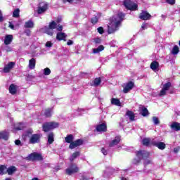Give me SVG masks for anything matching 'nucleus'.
Masks as SVG:
<instances>
[{"label": "nucleus", "mask_w": 180, "mask_h": 180, "mask_svg": "<svg viewBox=\"0 0 180 180\" xmlns=\"http://www.w3.org/2000/svg\"><path fill=\"white\" fill-rule=\"evenodd\" d=\"M124 19V13H118L116 15L112 16L109 19V23L108 25V34H113L119 30V27L122 26V22Z\"/></svg>", "instance_id": "nucleus-1"}, {"label": "nucleus", "mask_w": 180, "mask_h": 180, "mask_svg": "<svg viewBox=\"0 0 180 180\" xmlns=\"http://www.w3.org/2000/svg\"><path fill=\"white\" fill-rule=\"evenodd\" d=\"M136 155L137 158H134L132 162L135 165H139L141 162V160H147L150 157V152L139 150L136 152Z\"/></svg>", "instance_id": "nucleus-2"}, {"label": "nucleus", "mask_w": 180, "mask_h": 180, "mask_svg": "<svg viewBox=\"0 0 180 180\" xmlns=\"http://www.w3.org/2000/svg\"><path fill=\"white\" fill-rule=\"evenodd\" d=\"M60 126L58 122H47L42 124V130L44 133H49V131H51V130H54V129H57Z\"/></svg>", "instance_id": "nucleus-3"}, {"label": "nucleus", "mask_w": 180, "mask_h": 180, "mask_svg": "<svg viewBox=\"0 0 180 180\" xmlns=\"http://www.w3.org/2000/svg\"><path fill=\"white\" fill-rule=\"evenodd\" d=\"M123 5L125 6L126 9H128V11H139V5L131 0H124L123 1Z\"/></svg>", "instance_id": "nucleus-4"}, {"label": "nucleus", "mask_w": 180, "mask_h": 180, "mask_svg": "<svg viewBox=\"0 0 180 180\" xmlns=\"http://www.w3.org/2000/svg\"><path fill=\"white\" fill-rule=\"evenodd\" d=\"M27 161H43V155L37 152H34L25 158Z\"/></svg>", "instance_id": "nucleus-5"}, {"label": "nucleus", "mask_w": 180, "mask_h": 180, "mask_svg": "<svg viewBox=\"0 0 180 180\" xmlns=\"http://www.w3.org/2000/svg\"><path fill=\"white\" fill-rule=\"evenodd\" d=\"M79 168L77 166V164L72 163V162L69 165V167L65 169V174L67 175H72V174H77L79 172Z\"/></svg>", "instance_id": "nucleus-6"}, {"label": "nucleus", "mask_w": 180, "mask_h": 180, "mask_svg": "<svg viewBox=\"0 0 180 180\" xmlns=\"http://www.w3.org/2000/svg\"><path fill=\"white\" fill-rule=\"evenodd\" d=\"M42 136L43 135H41V134H32L29 140L30 144H37L40 143V139H41Z\"/></svg>", "instance_id": "nucleus-7"}, {"label": "nucleus", "mask_w": 180, "mask_h": 180, "mask_svg": "<svg viewBox=\"0 0 180 180\" xmlns=\"http://www.w3.org/2000/svg\"><path fill=\"white\" fill-rule=\"evenodd\" d=\"M139 18L141 20H150L153 16L151 14H150V13H148V11L142 10L139 13Z\"/></svg>", "instance_id": "nucleus-8"}, {"label": "nucleus", "mask_w": 180, "mask_h": 180, "mask_svg": "<svg viewBox=\"0 0 180 180\" xmlns=\"http://www.w3.org/2000/svg\"><path fill=\"white\" fill-rule=\"evenodd\" d=\"M171 86H172V84L170 82H168L165 84H163V87L159 94V96H164L167 95V91H169V88H171Z\"/></svg>", "instance_id": "nucleus-9"}, {"label": "nucleus", "mask_w": 180, "mask_h": 180, "mask_svg": "<svg viewBox=\"0 0 180 180\" xmlns=\"http://www.w3.org/2000/svg\"><path fill=\"white\" fill-rule=\"evenodd\" d=\"M134 88V82L129 81L126 84L125 86L124 87L122 92L124 94H129L131 89Z\"/></svg>", "instance_id": "nucleus-10"}, {"label": "nucleus", "mask_w": 180, "mask_h": 180, "mask_svg": "<svg viewBox=\"0 0 180 180\" xmlns=\"http://www.w3.org/2000/svg\"><path fill=\"white\" fill-rule=\"evenodd\" d=\"M84 144V140L77 139L76 141H73L71 144L69 145V148L70 150H74V148H77V147H79V146H82Z\"/></svg>", "instance_id": "nucleus-11"}, {"label": "nucleus", "mask_w": 180, "mask_h": 180, "mask_svg": "<svg viewBox=\"0 0 180 180\" xmlns=\"http://www.w3.org/2000/svg\"><path fill=\"white\" fill-rule=\"evenodd\" d=\"M84 144V140L77 139L76 141H73L71 144L69 145V148L70 150H74V148H77V147H79V146H82Z\"/></svg>", "instance_id": "nucleus-12"}, {"label": "nucleus", "mask_w": 180, "mask_h": 180, "mask_svg": "<svg viewBox=\"0 0 180 180\" xmlns=\"http://www.w3.org/2000/svg\"><path fill=\"white\" fill-rule=\"evenodd\" d=\"M49 9V5L46 3H41L39 4V6L37 9L38 15H41V13H44L46 11Z\"/></svg>", "instance_id": "nucleus-13"}, {"label": "nucleus", "mask_w": 180, "mask_h": 180, "mask_svg": "<svg viewBox=\"0 0 180 180\" xmlns=\"http://www.w3.org/2000/svg\"><path fill=\"white\" fill-rule=\"evenodd\" d=\"M154 139L151 140V138H143L142 140V144L145 147H150L153 146V143H155Z\"/></svg>", "instance_id": "nucleus-14"}, {"label": "nucleus", "mask_w": 180, "mask_h": 180, "mask_svg": "<svg viewBox=\"0 0 180 180\" xmlns=\"http://www.w3.org/2000/svg\"><path fill=\"white\" fill-rule=\"evenodd\" d=\"M96 131H98V132H101V131L105 132L108 130V126H106V124L105 123L98 124L96 127Z\"/></svg>", "instance_id": "nucleus-15"}, {"label": "nucleus", "mask_w": 180, "mask_h": 180, "mask_svg": "<svg viewBox=\"0 0 180 180\" xmlns=\"http://www.w3.org/2000/svg\"><path fill=\"white\" fill-rule=\"evenodd\" d=\"M14 65H15V63H13V62L8 63V65H6L4 68V69H3L4 72H5L6 74L8 72H10L11 70H12V68H13Z\"/></svg>", "instance_id": "nucleus-16"}, {"label": "nucleus", "mask_w": 180, "mask_h": 180, "mask_svg": "<svg viewBox=\"0 0 180 180\" xmlns=\"http://www.w3.org/2000/svg\"><path fill=\"white\" fill-rule=\"evenodd\" d=\"M122 139H120V136H115V139H113L110 143H109V147L112 148V147H115V146H117V144H119V143H120V141Z\"/></svg>", "instance_id": "nucleus-17"}, {"label": "nucleus", "mask_w": 180, "mask_h": 180, "mask_svg": "<svg viewBox=\"0 0 180 180\" xmlns=\"http://www.w3.org/2000/svg\"><path fill=\"white\" fill-rule=\"evenodd\" d=\"M153 146L158 147L159 150H165L166 145L164 142H157L155 141V143H152Z\"/></svg>", "instance_id": "nucleus-18"}, {"label": "nucleus", "mask_w": 180, "mask_h": 180, "mask_svg": "<svg viewBox=\"0 0 180 180\" xmlns=\"http://www.w3.org/2000/svg\"><path fill=\"white\" fill-rule=\"evenodd\" d=\"M12 40H13V35H6L4 39V44H6V46H8V44H11L12 43Z\"/></svg>", "instance_id": "nucleus-19"}, {"label": "nucleus", "mask_w": 180, "mask_h": 180, "mask_svg": "<svg viewBox=\"0 0 180 180\" xmlns=\"http://www.w3.org/2000/svg\"><path fill=\"white\" fill-rule=\"evenodd\" d=\"M8 91L11 95H16V92H18V88L16 87V85L11 84L8 87Z\"/></svg>", "instance_id": "nucleus-20"}, {"label": "nucleus", "mask_w": 180, "mask_h": 180, "mask_svg": "<svg viewBox=\"0 0 180 180\" xmlns=\"http://www.w3.org/2000/svg\"><path fill=\"white\" fill-rule=\"evenodd\" d=\"M101 82H102V79H101V77H96L94 79L92 83L90 84V85L91 86H99Z\"/></svg>", "instance_id": "nucleus-21"}, {"label": "nucleus", "mask_w": 180, "mask_h": 180, "mask_svg": "<svg viewBox=\"0 0 180 180\" xmlns=\"http://www.w3.org/2000/svg\"><path fill=\"white\" fill-rule=\"evenodd\" d=\"M79 155H81V152L75 151L70 157L69 161H70V162H74V160H75L76 158H78V157H79Z\"/></svg>", "instance_id": "nucleus-22"}, {"label": "nucleus", "mask_w": 180, "mask_h": 180, "mask_svg": "<svg viewBox=\"0 0 180 180\" xmlns=\"http://www.w3.org/2000/svg\"><path fill=\"white\" fill-rule=\"evenodd\" d=\"M125 115L126 116H128V117H129L130 122H134L136 115H134V112L133 111L128 110Z\"/></svg>", "instance_id": "nucleus-23"}, {"label": "nucleus", "mask_w": 180, "mask_h": 180, "mask_svg": "<svg viewBox=\"0 0 180 180\" xmlns=\"http://www.w3.org/2000/svg\"><path fill=\"white\" fill-rule=\"evenodd\" d=\"M171 129L173 130H175V131H179L180 130V123L174 122H172V124L170 125Z\"/></svg>", "instance_id": "nucleus-24"}, {"label": "nucleus", "mask_w": 180, "mask_h": 180, "mask_svg": "<svg viewBox=\"0 0 180 180\" xmlns=\"http://www.w3.org/2000/svg\"><path fill=\"white\" fill-rule=\"evenodd\" d=\"M65 37H67V35L64 32H58L56 34V39L58 40V41L65 40Z\"/></svg>", "instance_id": "nucleus-25"}, {"label": "nucleus", "mask_w": 180, "mask_h": 180, "mask_svg": "<svg viewBox=\"0 0 180 180\" xmlns=\"http://www.w3.org/2000/svg\"><path fill=\"white\" fill-rule=\"evenodd\" d=\"M24 27H25V29H32L34 27V23L33 22V21H32V20H30L25 22Z\"/></svg>", "instance_id": "nucleus-26"}, {"label": "nucleus", "mask_w": 180, "mask_h": 180, "mask_svg": "<svg viewBox=\"0 0 180 180\" xmlns=\"http://www.w3.org/2000/svg\"><path fill=\"white\" fill-rule=\"evenodd\" d=\"M47 139H48V144H53V143H54V133L50 132L47 135Z\"/></svg>", "instance_id": "nucleus-27"}, {"label": "nucleus", "mask_w": 180, "mask_h": 180, "mask_svg": "<svg viewBox=\"0 0 180 180\" xmlns=\"http://www.w3.org/2000/svg\"><path fill=\"white\" fill-rule=\"evenodd\" d=\"M0 139L3 140H8L9 139V134L6 131H2L0 132Z\"/></svg>", "instance_id": "nucleus-28"}, {"label": "nucleus", "mask_w": 180, "mask_h": 180, "mask_svg": "<svg viewBox=\"0 0 180 180\" xmlns=\"http://www.w3.org/2000/svg\"><path fill=\"white\" fill-rule=\"evenodd\" d=\"M65 143H68V144H71L74 141V135L72 134H68L65 138Z\"/></svg>", "instance_id": "nucleus-29"}, {"label": "nucleus", "mask_w": 180, "mask_h": 180, "mask_svg": "<svg viewBox=\"0 0 180 180\" xmlns=\"http://www.w3.org/2000/svg\"><path fill=\"white\" fill-rule=\"evenodd\" d=\"M51 113H53V108H49L45 109L44 115L45 117H51Z\"/></svg>", "instance_id": "nucleus-30"}, {"label": "nucleus", "mask_w": 180, "mask_h": 180, "mask_svg": "<svg viewBox=\"0 0 180 180\" xmlns=\"http://www.w3.org/2000/svg\"><path fill=\"white\" fill-rule=\"evenodd\" d=\"M160 67V63L158 61H153L150 63V68L153 71H155V70H158Z\"/></svg>", "instance_id": "nucleus-31"}, {"label": "nucleus", "mask_w": 180, "mask_h": 180, "mask_svg": "<svg viewBox=\"0 0 180 180\" xmlns=\"http://www.w3.org/2000/svg\"><path fill=\"white\" fill-rule=\"evenodd\" d=\"M16 171V167L15 166H10L7 170L6 172L8 175H13L15 174V172Z\"/></svg>", "instance_id": "nucleus-32"}, {"label": "nucleus", "mask_w": 180, "mask_h": 180, "mask_svg": "<svg viewBox=\"0 0 180 180\" xmlns=\"http://www.w3.org/2000/svg\"><path fill=\"white\" fill-rule=\"evenodd\" d=\"M35 67H36V59L32 58L29 60V68H30V70H34Z\"/></svg>", "instance_id": "nucleus-33"}, {"label": "nucleus", "mask_w": 180, "mask_h": 180, "mask_svg": "<svg viewBox=\"0 0 180 180\" xmlns=\"http://www.w3.org/2000/svg\"><path fill=\"white\" fill-rule=\"evenodd\" d=\"M105 50V46L103 45H100L97 49H93L94 54H98V53H101V51H103Z\"/></svg>", "instance_id": "nucleus-34"}, {"label": "nucleus", "mask_w": 180, "mask_h": 180, "mask_svg": "<svg viewBox=\"0 0 180 180\" xmlns=\"http://www.w3.org/2000/svg\"><path fill=\"white\" fill-rule=\"evenodd\" d=\"M32 135H33V129H27L25 131V133L22 134V138L27 139V137H30Z\"/></svg>", "instance_id": "nucleus-35"}, {"label": "nucleus", "mask_w": 180, "mask_h": 180, "mask_svg": "<svg viewBox=\"0 0 180 180\" xmlns=\"http://www.w3.org/2000/svg\"><path fill=\"white\" fill-rule=\"evenodd\" d=\"M149 114L148 110L145 106H143L141 110V115H142L143 117H146V116H148Z\"/></svg>", "instance_id": "nucleus-36"}, {"label": "nucleus", "mask_w": 180, "mask_h": 180, "mask_svg": "<svg viewBox=\"0 0 180 180\" xmlns=\"http://www.w3.org/2000/svg\"><path fill=\"white\" fill-rule=\"evenodd\" d=\"M111 103L112 105H115V106H120L122 105V103H120V100L119 98H111Z\"/></svg>", "instance_id": "nucleus-37"}, {"label": "nucleus", "mask_w": 180, "mask_h": 180, "mask_svg": "<svg viewBox=\"0 0 180 180\" xmlns=\"http://www.w3.org/2000/svg\"><path fill=\"white\" fill-rule=\"evenodd\" d=\"M6 169H8V168L6 167V166L5 165H0V175L6 174H7V172H6Z\"/></svg>", "instance_id": "nucleus-38"}, {"label": "nucleus", "mask_w": 180, "mask_h": 180, "mask_svg": "<svg viewBox=\"0 0 180 180\" xmlns=\"http://www.w3.org/2000/svg\"><path fill=\"white\" fill-rule=\"evenodd\" d=\"M179 53V47L177 45H175L172 49V54L176 56Z\"/></svg>", "instance_id": "nucleus-39"}, {"label": "nucleus", "mask_w": 180, "mask_h": 180, "mask_svg": "<svg viewBox=\"0 0 180 180\" xmlns=\"http://www.w3.org/2000/svg\"><path fill=\"white\" fill-rule=\"evenodd\" d=\"M48 28L51 29V30H54V29H57V22H56V21L51 22L49 25Z\"/></svg>", "instance_id": "nucleus-40"}, {"label": "nucleus", "mask_w": 180, "mask_h": 180, "mask_svg": "<svg viewBox=\"0 0 180 180\" xmlns=\"http://www.w3.org/2000/svg\"><path fill=\"white\" fill-rule=\"evenodd\" d=\"M20 12V10H19V8L15 9L14 11L13 12V18H19Z\"/></svg>", "instance_id": "nucleus-41"}, {"label": "nucleus", "mask_w": 180, "mask_h": 180, "mask_svg": "<svg viewBox=\"0 0 180 180\" xmlns=\"http://www.w3.org/2000/svg\"><path fill=\"white\" fill-rule=\"evenodd\" d=\"M98 22H99V18H98V16H95L91 18V22L92 23V25H96Z\"/></svg>", "instance_id": "nucleus-42"}, {"label": "nucleus", "mask_w": 180, "mask_h": 180, "mask_svg": "<svg viewBox=\"0 0 180 180\" xmlns=\"http://www.w3.org/2000/svg\"><path fill=\"white\" fill-rule=\"evenodd\" d=\"M45 33H46V34H49V36H53V34H54V32L53 31V30L49 27L46 29Z\"/></svg>", "instance_id": "nucleus-43"}, {"label": "nucleus", "mask_w": 180, "mask_h": 180, "mask_svg": "<svg viewBox=\"0 0 180 180\" xmlns=\"http://www.w3.org/2000/svg\"><path fill=\"white\" fill-rule=\"evenodd\" d=\"M150 164H153V160L150 159H148V160L145 159V161L143 162L144 167H147V165H150Z\"/></svg>", "instance_id": "nucleus-44"}, {"label": "nucleus", "mask_w": 180, "mask_h": 180, "mask_svg": "<svg viewBox=\"0 0 180 180\" xmlns=\"http://www.w3.org/2000/svg\"><path fill=\"white\" fill-rule=\"evenodd\" d=\"M50 74H51V70H50V68H46L44 70V75H50Z\"/></svg>", "instance_id": "nucleus-45"}, {"label": "nucleus", "mask_w": 180, "mask_h": 180, "mask_svg": "<svg viewBox=\"0 0 180 180\" xmlns=\"http://www.w3.org/2000/svg\"><path fill=\"white\" fill-rule=\"evenodd\" d=\"M23 129H25V127H23L22 123H20L18 126L15 127V130H23Z\"/></svg>", "instance_id": "nucleus-46"}, {"label": "nucleus", "mask_w": 180, "mask_h": 180, "mask_svg": "<svg viewBox=\"0 0 180 180\" xmlns=\"http://www.w3.org/2000/svg\"><path fill=\"white\" fill-rule=\"evenodd\" d=\"M153 122L154 124H160V120L157 117H153Z\"/></svg>", "instance_id": "nucleus-47"}, {"label": "nucleus", "mask_w": 180, "mask_h": 180, "mask_svg": "<svg viewBox=\"0 0 180 180\" xmlns=\"http://www.w3.org/2000/svg\"><path fill=\"white\" fill-rule=\"evenodd\" d=\"M97 31H98V32L100 34H103V33H105V30H103V27H99L97 29Z\"/></svg>", "instance_id": "nucleus-48"}, {"label": "nucleus", "mask_w": 180, "mask_h": 180, "mask_svg": "<svg viewBox=\"0 0 180 180\" xmlns=\"http://www.w3.org/2000/svg\"><path fill=\"white\" fill-rule=\"evenodd\" d=\"M94 43L96 44H101V43H102V39H101V38H99V37L95 38Z\"/></svg>", "instance_id": "nucleus-49"}, {"label": "nucleus", "mask_w": 180, "mask_h": 180, "mask_svg": "<svg viewBox=\"0 0 180 180\" xmlns=\"http://www.w3.org/2000/svg\"><path fill=\"white\" fill-rule=\"evenodd\" d=\"M15 146H20L21 147L23 146V143H22V141H20L19 139L15 141Z\"/></svg>", "instance_id": "nucleus-50"}, {"label": "nucleus", "mask_w": 180, "mask_h": 180, "mask_svg": "<svg viewBox=\"0 0 180 180\" xmlns=\"http://www.w3.org/2000/svg\"><path fill=\"white\" fill-rule=\"evenodd\" d=\"M166 2L169 5H175L176 0H166Z\"/></svg>", "instance_id": "nucleus-51"}, {"label": "nucleus", "mask_w": 180, "mask_h": 180, "mask_svg": "<svg viewBox=\"0 0 180 180\" xmlns=\"http://www.w3.org/2000/svg\"><path fill=\"white\" fill-rule=\"evenodd\" d=\"M101 153L103 154V155H108V150H106L105 148H101Z\"/></svg>", "instance_id": "nucleus-52"}, {"label": "nucleus", "mask_w": 180, "mask_h": 180, "mask_svg": "<svg viewBox=\"0 0 180 180\" xmlns=\"http://www.w3.org/2000/svg\"><path fill=\"white\" fill-rule=\"evenodd\" d=\"M56 30H57L58 32H63V25H58V27H57V29H56Z\"/></svg>", "instance_id": "nucleus-53"}, {"label": "nucleus", "mask_w": 180, "mask_h": 180, "mask_svg": "<svg viewBox=\"0 0 180 180\" xmlns=\"http://www.w3.org/2000/svg\"><path fill=\"white\" fill-rule=\"evenodd\" d=\"M46 47H53V43L51 41H47L46 43Z\"/></svg>", "instance_id": "nucleus-54"}, {"label": "nucleus", "mask_w": 180, "mask_h": 180, "mask_svg": "<svg viewBox=\"0 0 180 180\" xmlns=\"http://www.w3.org/2000/svg\"><path fill=\"white\" fill-rule=\"evenodd\" d=\"M4 22V15L2 14V11L0 10V22Z\"/></svg>", "instance_id": "nucleus-55"}, {"label": "nucleus", "mask_w": 180, "mask_h": 180, "mask_svg": "<svg viewBox=\"0 0 180 180\" xmlns=\"http://www.w3.org/2000/svg\"><path fill=\"white\" fill-rule=\"evenodd\" d=\"M68 46H72V44H74V41L72 40L69 39L67 42Z\"/></svg>", "instance_id": "nucleus-56"}, {"label": "nucleus", "mask_w": 180, "mask_h": 180, "mask_svg": "<svg viewBox=\"0 0 180 180\" xmlns=\"http://www.w3.org/2000/svg\"><path fill=\"white\" fill-rule=\"evenodd\" d=\"M62 18L61 17H58V18L56 19V24L57 23H61V21H62Z\"/></svg>", "instance_id": "nucleus-57"}, {"label": "nucleus", "mask_w": 180, "mask_h": 180, "mask_svg": "<svg viewBox=\"0 0 180 180\" xmlns=\"http://www.w3.org/2000/svg\"><path fill=\"white\" fill-rule=\"evenodd\" d=\"M141 27H142L143 30H146V29H147V24L143 23L141 25Z\"/></svg>", "instance_id": "nucleus-58"}, {"label": "nucleus", "mask_w": 180, "mask_h": 180, "mask_svg": "<svg viewBox=\"0 0 180 180\" xmlns=\"http://www.w3.org/2000/svg\"><path fill=\"white\" fill-rule=\"evenodd\" d=\"M25 33L27 34V36H30V30H25Z\"/></svg>", "instance_id": "nucleus-59"}, {"label": "nucleus", "mask_w": 180, "mask_h": 180, "mask_svg": "<svg viewBox=\"0 0 180 180\" xmlns=\"http://www.w3.org/2000/svg\"><path fill=\"white\" fill-rule=\"evenodd\" d=\"M82 179L83 180H88V179H89L88 177H86V176H82Z\"/></svg>", "instance_id": "nucleus-60"}, {"label": "nucleus", "mask_w": 180, "mask_h": 180, "mask_svg": "<svg viewBox=\"0 0 180 180\" xmlns=\"http://www.w3.org/2000/svg\"><path fill=\"white\" fill-rule=\"evenodd\" d=\"M67 1V2H68L69 4H72V1H74V0H66Z\"/></svg>", "instance_id": "nucleus-61"}, {"label": "nucleus", "mask_w": 180, "mask_h": 180, "mask_svg": "<svg viewBox=\"0 0 180 180\" xmlns=\"http://www.w3.org/2000/svg\"><path fill=\"white\" fill-rule=\"evenodd\" d=\"M174 153H178V148H174Z\"/></svg>", "instance_id": "nucleus-62"}, {"label": "nucleus", "mask_w": 180, "mask_h": 180, "mask_svg": "<svg viewBox=\"0 0 180 180\" xmlns=\"http://www.w3.org/2000/svg\"><path fill=\"white\" fill-rule=\"evenodd\" d=\"M10 27L11 28V29H13V27H15L13 25H10Z\"/></svg>", "instance_id": "nucleus-63"}, {"label": "nucleus", "mask_w": 180, "mask_h": 180, "mask_svg": "<svg viewBox=\"0 0 180 180\" xmlns=\"http://www.w3.org/2000/svg\"><path fill=\"white\" fill-rule=\"evenodd\" d=\"M5 180H12L11 178H7Z\"/></svg>", "instance_id": "nucleus-64"}]
</instances>
